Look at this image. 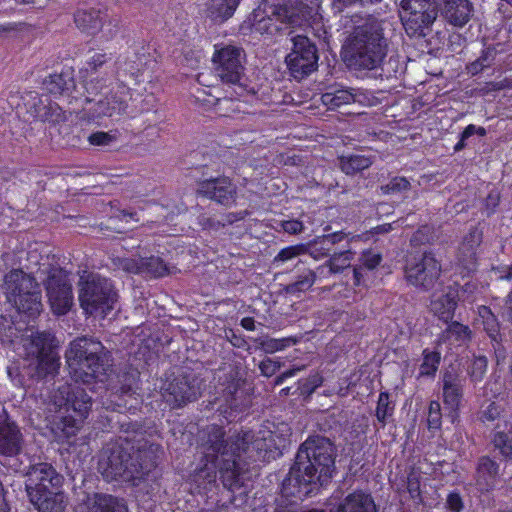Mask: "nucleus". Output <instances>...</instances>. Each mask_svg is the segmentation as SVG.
<instances>
[{
	"mask_svg": "<svg viewBox=\"0 0 512 512\" xmlns=\"http://www.w3.org/2000/svg\"><path fill=\"white\" fill-rule=\"evenodd\" d=\"M332 512H378V508L369 492L355 490L349 493Z\"/></svg>",
	"mask_w": 512,
	"mask_h": 512,
	"instance_id": "obj_29",
	"label": "nucleus"
},
{
	"mask_svg": "<svg viewBox=\"0 0 512 512\" xmlns=\"http://www.w3.org/2000/svg\"><path fill=\"white\" fill-rule=\"evenodd\" d=\"M280 24L295 25L297 20L286 5L265 1L248 15L240 30L243 34L273 36L281 30Z\"/></svg>",
	"mask_w": 512,
	"mask_h": 512,
	"instance_id": "obj_10",
	"label": "nucleus"
},
{
	"mask_svg": "<svg viewBox=\"0 0 512 512\" xmlns=\"http://www.w3.org/2000/svg\"><path fill=\"white\" fill-rule=\"evenodd\" d=\"M411 184L406 177L395 176L386 185L382 186L381 189L384 194H394L409 190Z\"/></svg>",
	"mask_w": 512,
	"mask_h": 512,
	"instance_id": "obj_56",
	"label": "nucleus"
},
{
	"mask_svg": "<svg viewBox=\"0 0 512 512\" xmlns=\"http://www.w3.org/2000/svg\"><path fill=\"white\" fill-rule=\"evenodd\" d=\"M137 388L138 387L136 384L122 385L118 392L110 395V397H113V399H107L106 402H103V405H105L106 409H110L119 413H124L126 411H130L133 408H136V406L132 403H128V398L137 401V398L134 397V395L137 394Z\"/></svg>",
	"mask_w": 512,
	"mask_h": 512,
	"instance_id": "obj_35",
	"label": "nucleus"
},
{
	"mask_svg": "<svg viewBox=\"0 0 512 512\" xmlns=\"http://www.w3.org/2000/svg\"><path fill=\"white\" fill-rule=\"evenodd\" d=\"M300 336H288L283 338H270L268 336L259 338V347L268 354L283 351L288 347L300 342Z\"/></svg>",
	"mask_w": 512,
	"mask_h": 512,
	"instance_id": "obj_41",
	"label": "nucleus"
},
{
	"mask_svg": "<svg viewBox=\"0 0 512 512\" xmlns=\"http://www.w3.org/2000/svg\"><path fill=\"white\" fill-rule=\"evenodd\" d=\"M500 461L489 455H482L478 458L475 466L474 481L481 493H488L494 490L501 480Z\"/></svg>",
	"mask_w": 512,
	"mask_h": 512,
	"instance_id": "obj_26",
	"label": "nucleus"
},
{
	"mask_svg": "<svg viewBox=\"0 0 512 512\" xmlns=\"http://www.w3.org/2000/svg\"><path fill=\"white\" fill-rule=\"evenodd\" d=\"M473 5L470 0H443L442 15L455 27H463L472 16Z\"/></svg>",
	"mask_w": 512,
	"mask_h": 512,
	"instance_id": "obj_30",
	"label": "nucleus"
},
{
	"mask_svg": "<svg viewBox=\"0 0 512 512\" xmlns=\"http://www.w3.org/2000/svg\"><path fill=\"white\" fill-rule=\"evenodd\" d=\"M477 315L481 320L483 329L492 341H498L500 338V323L497 316L492 312L491 308L486 305L477 307Z\"/></svg>",
	"mask_w": 512,
	"mask_h": 512,
	"instance_id": "obj_40",
	"label": "nucleus"
},
{
	"mask_svg": "<svg viewBox=\"0 0 512 512\" xmlns=\"http://www.w3.org/2000/svg\"><path fill=\"white\" fill-rule=\"evenodd\" d=\"M293 47L286 56L285 62L290 75L297 80H301L318 67V49L305 35H296L292 38Z\"/></svg>",
	"mask_w": 512,
	"mask_h": 512,
	"instance_id": "obj_14",
	"label": "nucleus"
},
{
	"mask_svg": "<svg viewBox=\"0 0 512 512\" xmlns=\"http://www.w3.org/2000/svg\"><path fill=\"white\" fill-rule=\"evenodd\" d=\"M334 472L333 443L325 437H309L299 447L296 461L282 482L281 494L293 502L302 501L327 485Z\"/></svg>",
	"mask_w": 512,
	"mask_h": 512,
	"instance_id": "obj_2",
	"label": "nucleus"
},
{
	"mask_svg": "<svg viewBox=\"0 0 512 512\" xmlns=\"http://www.w3.org/2000/svg\"><path fill=\"white\" fill-rule=\"evenodd\" d=\"M472 331L468 325L462 324L458 321H449L446 329L442 332V339L444 342L453 343H466L471 340Z\"/></svg>",
	"mask_w": 512,
	"mask_h": 512,
	"instance_id": "obj_39",
	"label": "nucleus"
},
{
	"mask_svg": "<svg viewBox=\"0 0 512 512\" xmlns=\"http://www.w3.org/2000/svg\"><path fill=\"white\" fill-rule=\"evenodd\" d=\"M487 359L485 356H477L471 362L468 373L472 382L482 381L487 371Z\"/></svg>",
	"mask_w": 512,
	"mask_h": 512,
	"instance_id": "obj_52",
	"label": "nucleus"
},
{
	"mask_svg": "<svg viewBox=\"0 0 512 512\" xmlns=\"http://www.w3.org/2000/svg\"><path fill=\"white\" fill-rule=\"evenodd\" d=\"M75 512H129L126 501L117 496L95 492L86 494L76 505Z\"/></svg>",
	"mask_w": 512,
	"mask_h": 512,
	"instance_id": "obj_27",
	"label": "nucleus"
},
{
	"mask_svg": "<svg viewBox=\"0 0 512 512\" xmlns=\"http://www.w3.org/2000/svg\"><path fill=\"white\" fill-rule=\"evenodd\" d=\"M339 165L346 175H356L369 168L372 165V160L365 155H342L339 157Z\"/></svg>",
	"mask_w": 512,
	"mask_h": 512,
	"instance_id": "obj_38",
	"label": "nucleus"
},
{
	"mask_svg": "<svg viewBox=\"0 0 512 512\" xmlns=\"http://www.w3.org/2000/svg\"><path fill=\"white\" fill-rule=\"evenodd\" d=\"M422 363L419 367L420 377H434L441 362V353L437 350L425 348L422 351Z\"/></svg>",
	"mask_w": 512,
	"mask_h": 512,
	"instance_id": "obj_43",
	"label": "nucleus"
},
{
	"mask_svg": "<svg viewBox=\"0 0 512 512\" xmlns=\"http://www.w3.org/2000/svg\"><path fill=\"white\" fill-rule=\"evenodd\" d=\"M24 436L18 424L8 414L0 416V455L12 458L23 450Z\"/></svg>",
	"mask_w": 512,
	"mask_h": 512,
	"instance_id": "obj_25",
	"label": "nucleus"
},
{
	"mask_svg": "<svg viewBox=\"0 0 512 512\" xmlns=\"http://www.w3.org/2000/svg\"><path fill=\"white\" fill-rule=\"evenodd\" d=\"M143 265V257L139 258H125L122 261V268L128 273L141 275L143 273L142 266Z\"/></svg>",
	"mask_w": 512,
	"mask_h": 512,
	"instance_id": "obj_62",
	"label": "nucleus"
},
{
	"mask_svg": "<svg viewBox=\"0 0 512 512\" xmlns=\"http://www.w3.org/2000/svg\"><path fill=\"white\" fill-rule=\"evenodd\" d=\"M86 418H80L76 413L74 415H67L61 417L57 426L62 430L65 437H71L76 435L78 429Z\"/></svg>",
	"mask_w": 512,
	"mask_h": 512,
	"instance_id": "obj_50",
	"label": "nucleus"
},
{
	"mask_svg": "<svg viewBox=\"0 0 512 512\" xmlns=\"http://www.w3.org/2000/svg\"><path fill=\"white\" fill-rule=\"evenodd\" d=\"M490 444L498 452L500 462H512V430L495 429L491 433Z\"/></svg>",
	"mask_w": 512,
	"mask_h": 512,
	"instance_id": "obj_36",
	"label": "nucleus"
},
{
	"mask_svg": "<svg viewBox=\"0 0 512 512\" xmlns=\"http://www.w3.org/2000/svg\"><path fill=\"white\" fill-rule=\"evenodd\" d=\"M161 446L144 438L119 437L102 449L98 469L108 481H134L146 478L157 466Z\"/></svg>",
	"mask_w": 512,
	"mask_h": 512,
	"instance_id": "obj_3",
	"label": "nucleus"
},
{
	"mask_svg": "<svg viewBox=\"0 0 512 512\" xmlns=\"http://www.w3.org/2000/svg\"><path fill=\"white\" fill-rule=\"evenodd\" d=\"M462 379L457 373L446 371L442 376V399L447 416L452 423L459 419L460 406L464 395Z\"/></svg>",
	"mask_w": 512,
	"mask_h": 512,
	"instance_id": "obj_24",
	"label": "nucleus"
},
{
	"mask_svg": "<svg viewBox=\"0 0 512 512\" xmlns=\"http://www.w3.org/2000/svg\"><path fill=\"white\" fill-rule=\"evenodd\" d=\"M503 412L504 410L501 405L491 402L478 413V420L482 424L492 423L498 420Z\"/></svg>",
	"mask_w": 512,
	"mask_h": 512,
	"instance_id": "obj_55",
	"label": "nucleus"
},
{
	"mask_svg": "<svg viewBox=\"0 0 512 512\" xmlns=\"http://www.w3.org/2000/svg\"><path fill=\"white\" fill-rule=\"evenodd\" d=\"M400 19L409 36H424L436 18V11L429 0H401Z\"/></svg>",
	"mask_w": 512,
	"mask_h": 512,
	"instance_id": "obj_15",
	"label": "nucleus"
},
{
	"mask_svg": "<svg viewBox=\"0 0 512 512\" xmlns=\"http://www.w3.org/2000/svg\"><path fill=\"white\" fill-rule=\"evenodd\" d=\"M203 455L195 464L187 478L190 492L194 495H209L218 488L217 477L231 495L229 500L235 503L237 495L247 496L244 485L246 463L242 456L250 448L262 457L272 452V432L260 431L256 436L252 430H241L226 437L223 426H207L206 437L202 444Z\"/></svg>",
	"mask_w": 512,
	"mask_h": 512,
	"instance_id": "obj_1",
	"label": "nucleus"
},
{
	"mask_svg": "<svg viewBox=\"0 0 512 512\" xmlns=\"http://www.w3.org/2000/svg\"><path fill=\"white\" fill-rule=\"evenodd\" d=\"M34 113L36 118L51 124H60L67 119L65 111L59 104L48 98L44 100L40 98L38 102L34 104Z\"/></svg>",
	"mask_w": 512,
	"mask_h": 512,
	"instance_id": "obj_34",
	"label": "nucleus"
},
{
	"mask_svg": "<svg viewBox=\"0 0 512 512\" xmlns=\"http://www.w3.org/2000/svg\"><path fill=\"white\" fill-rule=\"evenodd\" d=\"M343 49V59L350 68L374 70L383 63L388 44L381 25L367 21L354 28Z\"/></svg>",
	"mask_w": 512,
	"mask_h": 512,
	"instance_id": "obj_5",
	"label": "nucleus"
},
{
	"mask_svg": "<svg viewBox=\"0 0 512 512\" xmlns=\"http://www.w3.org/2000/svg\"><path fill=\"white\" fill-rule=\"evenodd\" d=\"M245 52L235 45L217 44L212 55L213 71L221 81L225 96L216 99L218 105L241 99L255 94L253 87L247 84L245 74Z\"/></svg>",
	"mask_w": 512,
	"mask_h": 512,
	"instance_id": "obj_6",
	"label": "nucleus"
},
{
	"mask_svg": "<svg viewBox=\"0 0 512 512\" xmlns=\"http://www.w3.org/2000/svg\"><path fill=\"white\" fill-rule=\"evenodd\" d=\"M197 195L225 207L236 203L237 186L225 175L203 178L197 181Z\"/></svg>",
	"mask_w": 512,
	"mask_h": 512,
	"instance_id": "obj_17",
	"label": "nucleus"
},
{
	"mask_svg": "<svg viewBox=\"0 0 512 512\" xmlns=\"http://www.w3.org/2000/svg\"><path fill=\"white\" fill-rule=\"evenodd\" d=\"M31 502L39 512H64V494L60 489L50 490L44 493H31Z\"/></svg>",
	"mask_w": 512,
	"mask_h": 512,
	"instance_id": "obj_32",
	"label": "nucleus"
},
{
	"mask_svg": "<svg viewBox=\"0 0 512 512\" xmlns=\"http://www.w3.org/2000/svg\"><path fill=\"white\" fill-rule=\"evenodd\" d=\"M94 100L93 108H89L92 111L93 118L100 117H116L127 115L134 117V111L129 109L128 101L131 100L129 90L125 87H119L116 91H111L104 98L96 99L94 95L91 96Z\"/></svg>",
	"mask_w": 512,
	"mask_h": 512,
	"instance_id": "obj_18",
	"label": "nucleus"
},
{
	"mask_svg": "<svg viewBox=\"0 0 512 512\" xmlns=\"http://www.w3.org/2000/svg\"><path fill=\"white\" fill-rule=\"evenodd\" d=\"M280 226L284 232L291 235H296L303 230V223L298 219L281 221Z\"/></svg>",
	"mask_w": 512,
	"mask_h": 512,
	"instance_id": "obj_63",
	"label": "nucleus"
},
{
	"mask_svg": "<svg viewBox=\"0 0 512 512\" xmlns=\"http://www.w3.org/2000/svg\"><path fill=\"white\" fill-rule=\"evenodd\" d=\"M108 354L102 342L96 338L83 336L74 339L65 355L71 378L93 392L99 384V388H106Z\"/></svg>",
	"mask_w": 512,
	"mask_h": 512,
	"instance_id": "obj_4",
	"label": "nucleus"
},
{
	"mask_svg": "<svg viewBox=\"0 0 512 512\" xmlns=\"http://www.w3.org/2000/svg\"><path fill=\"white\" fill-rule=\"evenodd\" d=\"M221 395L216 409L221 420L238 422L248 414L252 404L251 395L246 391V379L237 369H231L219 380Z\"/></svg>",
	"mask_w": 512,
	"mask_h": 512,
	"instance_id": "obj_8",
	"label": "nucleus"
},
{
	"mask_svg": "<svg viewBox=\"0 0 512 512\" xmlns=\"http://www.w3.org/2000/svg\"><path fill=\"white\" fill-rule=\"evenodd\" d=\"M435 228L432 225L424 224L417 228L410 238L413 247L432 244L435 240Z\"/></svg>",
	"mask_w": 512,
	"mask_h": 512,
	"instance_id": "obj_48",
	"label": "nucleus"
},
{
	"mask_svg": "<svg viewBox=\"0 0 512 512\" xmlns=\"http://www.w3.org/2000/svg\"><path fill=\"white\" fill-rule=\"evenodd\" d=\"M215 10L223 20H227L233 16L240 0H214Z\"/></svg>",
	"mask_w": 512,
	"mask_h": 512,
	"instance_id": "obj_57",
	"label": "nucleus"
},
{
	"mask_svg": "<svg viewBox=\"0 0 512 512\" xmlns=\"http://www.w3.org/2000/svg\"><path fill=\"white\" fill-rule=\"evenodd\" d=\"M117 140L115 133L96 131L88 136V141L92 146H109Z\"/></svg>",
	"mask_w": 512,
	"mask_h": 512,
	"instance_id": "obj_59",
	"label": "nucleus"
},
{
	"mask_svg": "<svg viewBox=\"0 0 512 512\" xmlns=\"http://www.w3.org/2000/svg\"><path fill=\"white\" fill-rule=\"evenodd\" d=\"M442 425V412L440 402L432 400L428 407L427 416V427L431 431H436L441 428Z\"/></svg>",
	"mask_w": 512,
	"mask_h": 512,
	"instance_id": "obj_51",
	"label": "nucleus"
},
{
	"mask_svg": "<svg viewBox=\"0 0 512 512\" xmlns=\"http://www.w3.org/2000/svg\"><path fill=\"white\" fill-rule=\"evenodd\" d=\"M441 272V263L432 251L412 253L406 258L404 276L416 288L424 291L433 289Z\"/></svg>",
	"mask_w": 512,
	"mask_h": 512,
	"instance_id": "obj_11",
	"label": "nucleus"
},
{
	"mask_svg": "<svg viewBox=\"0 0 512 512\" xmlns=\"http://www.w3.org/2000/svg\"><path fill=\"white\" fill-rule=\"evenodd\" d=\"M3 288L7 300L13 303L19 313L29 318L40 315L42 291L35 277L22 269H11L4 276Z\"/></svg>",
	"mask_w": 512,
	"mask_h": 512,
	"instance_id": "obj_7",
	"label": "nucleus"
},
{
	"mask_svg": "<svg viewBox=\"0 0 512 512\" xmlns=\"http://www.w3.org/2000/svg\"><path fill=\"white\" fill-rule=\"evenodd\" d=\"M200 394V387L196 379L189 374L174 377L165 387L166 401L173 409L183 408L187 404L195 402Z\"/></svg>",
	"mask_w": 512,
	"mask_h": 512,
	"instance_id": "obj_19",
	"label": "nucleus"
},
{
	"mask_svg": "<svg viewBox=\"0 0 512 512\" xmlns=\"http://www.w3.org/2000/svg\"><path fill=\"white\" fill-rule=\"evenodd\" d=\"M459 303V291L457 288L449 287L447 291L438 298L431 301V311L439 320L448 323L454 318Z\"/></svg>",
	"mask_w": 512,
	"mask_h": 512,
	"instance_id": "obj_31",
	"label": "nucleus"
},
{
	"mask_svg": "<svg viewBox=\"0 0 512 512\" xmlns=\"http://www.w3.org/2000/svg\"><path fill=\"white\" fill-rule=\"evenodd\" d=\"M44 285L53 313L58 316L65 315L73 303L68 272L62 267H51Z\"/></svg>",
	"mask_w": 512,
	"mask_h": 512,
	"instance_id": "obj_16",
	"label": "nucleus"
},
{
	"mask_svg": "<svg viewBox=\"0 0 512 512\" xmlns=\"http://www.w3.org/2000/svg\"><path fill=\"white\" fill-rule=\"evenodd\" d=\"M65 406L67 412L71 410L73 413L78 414L80 418H87L92 406V398L84 388H69Z\"/></svg>",
	"mask_w": 512,
	"mask_h": 512,
	"instance_id": "obj_33",
	"label": "nucleus"
},
{
	"mask_svg": "<svg viewBox=\"0 0 512 512\" xmlns=\"http://www.w3.org/2000/svg\"><path fill=\"white\" fill-rule=\"evenodd\" d=\"M382 261V255L372 250L364 251L360 257L361 266L368 270H373L380 265Z\"/></svg>",
	"mask_w": 512,
	"mask_h": 512,
	"instance_id": "obj_60",
	"label": "nucleus"
},
{
	"mask_svg": "<svg viewBox=\"0 0 512 512\" xmlns=\"http://www.w3.org/2000/svg\"><path fill=\"white\" fill-rule=\"evenodd\" d=\"M52 336L49 333H40L34 339L37 347L36 367L33 376L38 379L54 377L60 368V359L51 345Z\"/></svg>",
	"mask_w": 512,
	"mask_h": 512,
	"instance_id": "obj_21",
	"label": "nucleus"
},
{
	"mask_svg": "<svg viewBox=\"0 0 512 512\" xmlns=\"http://www.w3.org/2000/svg\"><path fill=\"white\" fill-rule=\"evenodd\" d=\"M479 135L481 137L486 135V129L482 126H476L474 124L467 125L459 135V141L454 146V151L459 152L466 147V141L473 135Z\"/></svg>",
	"mask_w": 512,
	"mask_h": 512,
	"instance_id": "obj_53",
	"label": "nucleus"
},
{
	"mask_svg": "<svg viewBox=\"0 0 512 512\" xmlns=\"http://www.w3.org/2000/svg\"><path fill=\"white\" fill-rule=\"evenodd\" d=\"M118 298V291L109 278L92 274L80 282L78 299L86 315L107 317L114 310Z\"/></svg>",
	"mask_w": 512,
	"mask_h": 512,
	"instance_id": "obj_9",
	"label": "nucleus"
},
{
	"mask_svg": "<svg viewBox=\"0 0 512 512\" xmlns=\"http://www.w3.org/2000/svg\"><path fill=\"white\" fill-rule=\"evenodd\" d=\"M394 411L395 404L390 401V393L388 391H381L378 396L375 416L382 428L386 426L388 420L393 416Z\"/></svg>",
	"mask_w": 512,
	"mask_h": 512,
	"instance_id": "obj_44",
	"label": "nucleus"
},
{
	"mask_svg": "<svg viewBox=\"0 0 512 512\" xmlns=\"http://www.w3.org/2000/svg\"><path fill=\"white\" fill-rule=\"evenodd\" d=\"M321 101L328 109L331 110L354 102H366L368 105L373 104L371 99L368 98L360 89L355 90L346 88H335L333 90L326 91L322 94Z\"/></svg>",
	"mask_w": 512,
	"mask_h": 512,
	"instance_id": "obj_28",
	"label": "nucleus"
},
{
	"mask_svg": "<svg viewBox=\"0 0 512 512\" xmlns=\"http://www.w3.org/2000/svg\"><path fill=\"white\" fill-rule=\"evenodd\" d=\"M421 467L411 466L407 472V491L413 500L419 503L423 501L421 481H422Z\"/></svg>",
	"mask_w": 512,
	"mask_h": 512,
	"instance_id": "obj_45",
	"label": "nucleus"
},
{
	"mask_svg": "<svg viewBox=\"0 0 512 512\" xmlns=\"http://www.w3.org/2000/svg\"><path fill=\"white\" fill-rule=\"evenodd\" d=\"M42 88L55 98H64L68 104H78L85 109L94 100L85 89L80 91L76 85L75 70L64 66L60 72H53L44 78Z\"/></svg>",
	"mask_w": 512,
	"mask_h": 512,
	"instance_id": "obj_13",
	"label": "nucleus"
},
{
	"mask_svg": "<svg viewBox=\"0 0 512 512\" xmlns=\"http://www.w3.org/2000/svg\"><path fill=\"white\" fill-rule=\"evenodd\" d=\"M352 257L353 253L349 249L339 252L334 250L325 264L318 268L319 273L323 274L325 269H327L329 274L340 273L350 266Z\"/></svg>",
	"mask_w": 512,
	"mask_h": 512,
	"instance_id": "obj_37",
	"label": "nucleus"
},
{
	"mask_svg": "<svg viewBox=\"0 0 512 512\" xmlns=\"http://www.w3.org/2000/svg\"><path fill=\"white\" fill-rule=\"evenodd\" d=\"M76 28L84 35L95 37L102 33L104 41H111L119 32V20L109 18L106 7H80L73 13Z\"/></svg>",
	"mask_w": 512,
	"mask_h": 512,
	"instance_id": "obj_12",
	"label": "nucleus"
},
{
	"mask_svg": "<svg viewBox=\"0 0 512 512\" xmlns=\"http://www.w3.org/2000/svg\"><path fill=\"white\" fill-rule=\"evenodd\" d=\"M157 57V51L150 43L134 46L124 61L123 70L136 81H140L139 77L146 70L154 69Z\"/></svg>",
	"mask_w": 512,
	"mask_h": 512,
	"instance_id": "obj_23",
	"label": "nucleus"
},
{
	"mask_svg": "<svg viewBox=\"0 0 512 512\" xmlns=\"http://www.w3.org/2000/svg\"><path fill=\"white\" fill-rule=\"evenodd\" d=\"M110 60L111 55L106 52H95L80 68V75L84 82L81 88L85 89V92H87L90 97L92 95L98 96L102 90L106 88L107 79L105 77H99L98 74L104 71L106 64Z\"/></svg>",
	"mask_w": 512,
	"mask_h": 512,
	"instance_id": "obj_20",
	"label": "nucleus"
},
{
	"mask_svg": "<svg viewBox=\"0 0 512 512\" xmlns=\"http://www.w3.org/2000/svg\"><path fill=\"white\" fill-rule=\"evenodd\" d=\"M308 252V245L303 243H298L295 245H290L282 248L278 254L274 257L273 262L276 263H285L290 261L298 256L304 255Z\"/></svg>",
	"mask_w": 512,
	"mask_h": 512,
	"instance_id": "obj_49",
	"label": "nucleus"
},
{
	"mask_svg": "<svg viewBox=\"0 0 512 512\" xmlns=\"http://www.w3.org/2000/svg\"><path fill=\"white\" fill-rule=\"evenodd\" d=\"M62 483V475L49 463L42 462L32 465L27 472L26 490L28 495L61 489Z\"/></svg>",
	"mask_w": 512,
	"mask_h": 512,
	"instance_id": "obj_22",
	"label": "nucleus"
},
{
	"mask_svg": "<svg viewBox=\"0 0 512 512\" xmlns=\"http://www.w3.org/2000/svg\"><path fill=\"white\" fill-rule=\"evenodd\" d=\"M323 378L319 374L312 375L297 382L298 395H310L322 385Z\"/></svg>",
	"mask_w": 512,
	"mask_h": 512,
	"instance_id": "obj_54",
	"label": "nucleus"
},
{
	"mask_svg": "<svg viewBox=\"0 0 512 512\" xmlns=\"http://www.w3.org/2000/svg\"><path fill=\"white\" fill-rule=\"evenodd\" d=\"M494 51L491 48H485L482 50L481 55L474 61L470 62L466 66L468 74L476 76L480 74L485 68L492 65L494 61Z\"/></svg>",
	"mask_w": 512,
	"mask_h": 512,
	"instance_id": "obj_46",
	"label": "nucleus"
},
{
	"mask_svg": "<svg viewBox=\"0 0 512 512\" xmlns=\"http://www.w3.org/2000/svg\"><path fill=\"white\" fill-rule=\"evenodd\" d=\"M316 280V273L313 270H307L303 274L299 275L293 283H290L286 287V291L289 294H296L309 290Z\"/></svg>",
	"mask_w": 512,
	"mask_h": 512,
	"instance_id": "obj_47",
	"label": "nucleus"
},
{
	"mask_svg": "<svg viewBox=\"0 0 512 512\" xmlns=\"http://www.w3.org/2000/svg\"><path fill=\"white\" fill-rule=\"evenodd\" d=\"M333 251L334 249L331 245H326V243L323 242V236L314 240L313 243L308 246L309 254L315 259L330 256Z\"/></svg>",
	"mask_w": 512,
	"mask_h": 512,
	"instance_id": "obj_58",
	"label": "nucleus"
},
{
	"mask_svg": "<svg viewBox=\"0 0 512 512\" xmlns=\"http://www.w3.org/2000/svg\"><path fill=\"white\" fill-rule=\"evenodd\" d=\"M446 508L450 512H461L464 509V501L458 490L449 492L446 498Z\"/></svg>",
	"mask_w": 512,
	"mask_h": 512,
	"instance_id": "obj_61",
	"label": "nucleus"
},
{
	"mask_svg": "<svg viewBox=\"0 0 512 512\" xmlns=\"http://www.w3.org/2000/svg\"><path fill=\"white\" fill-rule=\"evenodd\" d=\"M142 276L146 278H162L169 274L167 263L159 256L143 257Z\"/></svg>",
	"mask_w": 512,
	"mask_h": 512,
	"instance_id": "obj_42",
	"label": "nucleus"
},
{
	"mask_svg": "<svg viewBox=\"0 0 512 512\" xmlns=\"http://www.w3.org/2000/svg\"><path fill=\"white\" fill-rule=\"evenodd\" d=\"M482 240V235L477 229H471L464 237L463 244L469 246L474 252V249L479 246Z\"/></svg>",
	"mask_w": 512,
	"mask_h": 512,
	"instance_id": "obj_64",
	"label": "nucleus"
}]
</instances>
